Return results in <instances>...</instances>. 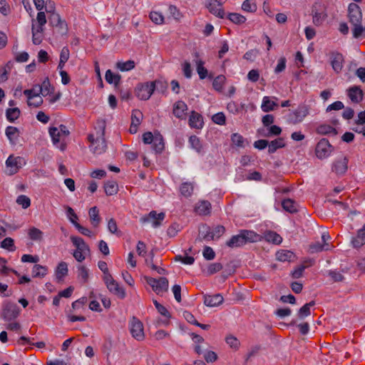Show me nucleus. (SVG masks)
<instances>
[{"label":"nucleus","mask_w":365,"mask_h":365,"mask_svg":"<svg viewBox=\"0 0 365 365\" xmlns=\"http://www.w3.org/2000/svg\"><path fill=\"white\" fill-rule=\"evenodd\" d=\"M231 140L232 142V143L239 147V148H244L245 147V145H244V141H245V139L244 138L242 137V135H241L239 133H233L232 135H231Z\"/></svg>","instance_id":"obj_54"},{"label":"nucleus","mask_w":365,"mask_h":365,"mask_svg":"<svg viewBox=\"0 0 365 365\" xmlns=\"http://www.w3.org/2000/svg\"><path fill=\"white\" fill-rule=\"evenodd\" d=\"M309 114V108L304 104L299 105L295 110L289 112L287 117V121L290 124H298L303 121Z\"/></svg>","instance_id":"obj_4"},{"label":"nucleus","mask_w":365,"mask_h":365,"mask_svg":"<svg viewBox=\"0 0 365 365\" xmlns=\"http://www.w3.org/2000/svg\"><path fill=\"white\" fill-rule=\"evenodd\" d=\"M329 276L331 278L333 282H342L344 279V277L339 272L336 270H330L329 271Z\"/></svg>","instance_id":"obj_60"},{"label":"nucleus","mask_w":365,"mask_h":365,"mask_svg":"<svg viewBox=\"0 0 365 365\" xmlns=\"http://www.w3.org/2000/svg\"><path fill=\"white\" fill-rule=\"evenodd\" d=\"M196 240H199L200 242H202L203 240H215V237H213V235L212 234V230L210 226H208L206 224H203L200 227L199 236Z\"/></svg>","instance_id":"obj_18"},{"label":"nucleus","mask_w":365,"mask_h":365,"mask_svg":"<svg viewBox=\"0 0 365 365\" xmlns=\"http://www.w3.org/2000/svg\"><path fill=\"white\" fill-rule=\"evenodd\" d=\"M49 25L55 28L57 33L61 35H65L68 32V26L66 21L62 20L60 15L56 12L48 16Z\"/></svg>","instance_id":"obj_8"},{"label":"nucleus","mask_w":365,"mask_h":365,"mask_svg":"<svg viewBox=\"0 0 365 365\" xmlns=\"http://www.w3.org/2000/svg\"><path fill=\"white\" fill-rule=\"evenodd\" d=\"M225 76L223 75L217 76L212 82L213 88L217 91H220L222 89L223 85L225 82Z\"/></svg>","instance_id":"obj_51"},{"label":"nucleus","mask_w":365,"mask_h":365,"mask_svg":"<svg viewBox=\"0 0 365 365\" xmlns=\"http://www.w3.org/2000/svg\"><path fill=\"white\" fill-rule=\"evenodd\" d=\"M78 276L83 279V283L86 282L88 279V270L85 266H79L78 267Z\"/></svg>","instance_id":"obj_59"},{"label":"nucleus","mask_w":365,"mask_h":365,"mask_svg":"<svg viewBox=\"0 0 365 365\" xmlns=\"http://www.w3.org/2000/svg\"><path fill=\"white\" fill-rule=\"evenodd\" d=\"M155 89V81L138 83L135 88L137 97L143 101L149 99Z\"/></svg>","instance_id":"obj_5"},{"label":"nucleus","mask_w":365,"mask_h":365,"mask_svg":"<svg viewBox=\"0 0 365 365\" xmlns=\"http://www.w3.org/2000/svg\"><path fill=\"white\" fill-rule=\"evenodd\" d=\"M103 279L110 292L121 299L125 297L126 294L124 288L119 285L112 275L103 276Z\"/></svg>","instance_id":"obj_7"},{"label":"nucleus","mask_w":365,"mask_h":365,"mask_svg":"<svg viewBox=\"0 0 365 365\" xmlns=\"http://www.w3.org/2000/svg\"><path fill=\"white\" fill-rule=\"evenodd\" d=\"M264 239L269 242H272L275 245H279L282 242V237L274 231H267L264 233Z\"/></svg>","instance_id":"obj_36"},{"label":"nucleus","mask_w":365,"mask_h":365,"mask_svg":"<svg viewBox=\"0 0 365 365\" xmlns=\"http://www.w3.org/2000/svg\"><path fill=\"white\" fill-rule=\"evenodd\" d=\"M348 19L349 23L356 24L361 23L362 13L359 6L355 3H351L348 6Z\"/></svg>","instance_id":"obj_12"},{"label":"nucleus","mask_w":365,"mask_h":365,"mask_svg":"<svg viewBox=\"0 0 365 365\" xmlns=\"http://www.w3.org/2000/svg\"><path fill=\"white\" fill-rule=\"evenodd\" d=\"M348 96L354 103H359L363 99V91L358 86H353L348 90Z\"/></svg>","instance_id":"obj_23"},{"label":"nucleus","mask_w":365,"mask_h":365,"mask_svg":"<svg viewBox=\"0 0 365 365\" xmlns=\"http://www.w3.org/2000/svg\"><path fill=\"white\" fill-rule=\"evenodd\" d=\"M5 133L10 143L14 144L19 136L18 128L14 126H8Z\"/></svg>","instance_id":"obj_33"},{"label":"nucleus","mask_w":365,"mask_h":365,"mask_svg":"<svg viewBox=\"0 0 365 365\" xmlns=\"http://www.w3.org/2000/svg\"><path fill=\"white\" fill-rule=\"evenodd\" d=\"M344 57L342 54L338 52H332L331 53V64L332 68L336 73L341 71L343 68Z\"/></svg>","instance_id":"obj_17"},{"label":"nucleus","mask_w":365,"mask_h":365,"mask_svg":"<svg viewBox=\"0 0 365 365\" xmlns=\"http://www.w3.org/2000/svg\"><path fill=\"white\" fill-rule=\"evenodd\" d=\"M145 280L157 294H160L168 290L169 282L166 277L156 279L151 277H145Z\"/></svg>","instance_id":"obj_6"},{"label":"nucleus","mask_w":365,"mask_h":365,"mask_svg":"<svg viewBox=\"0 0 365 365\" xmlns=\"http://www.w3.org/2000/svg\"><path fill=\"white\" fill-rule=\"evenodd\" d=\"M187 110V104L182 101H178L173 105V113L176 118L179 119H185Z\"/></svg>","instance_id":"obj_16"},{"label":"nucleus","mask_w":365,"mask_h":365,"mask_svg":"<svg viewBox=\"0 0 365 365\" xmlns=\"http://www.w3.org/2000/svg\"><path fill=\"white\" fill-rule=\"evenodd\" d=\"M135 63L133 60H128L125 62L118 61L116 63V68L121 71H128L135 68Z\"/></svg>","instance_id":"obj_42"},{"label":"nucleus","mask_w":365,"mask_h":365,"mask_svg":"<svg viewBox=\"0 0 365 365\" xmlns=\"http://www.w3.org/2000/svg\"><path fill=\"white\" fill-rule=\"evenodd\" d=\"M180 190L183 196L190 197L193 192V185L190 182H184L181 185Z\"/></svg>","instance_id":"obj_48"},{"label":"nucleus","mask_w":365,"mask_h":365,"mask_svg":"<svg viewBox=\"0 0 365 365\" xmlns=\"http://www.w3.org/2000/svg\"><path fill=\"white\" fill-rule=\"evenodd\" d=\"M205 7L213 15H215L220 19L225 18V11L222 8V6H217V3H216V0H205Z\"/></svg>","instance_id":"obj_15"},{"label":"nucleus","mask_w":365,"mask_h":365,"mask_svg":"<svg viewBox=\"0 0 365 365\" xmlns=\"http://www.w3.org/2000/svg\"><path fill=\"white\" fill-rule=\"evenodd\" d=\"M317 133L321 135H327L329 133H334V135H336V130L329 125L322 124L317 128Z\"/></svg>","instance_id":"obj_45"},{"label":"nucleus","mask_w":365,"mask_h":365,"mask_svg":"<svg viewBox=\"0 0 365 365\" xmlns=\"http://www.w3.org/2000/svg\"><path fill=\"white\" fill-rule=\"evenodd\" d=\"M28 235L30 240L41 242L43 240V233L39 229L32 227L28 230Z\"/></svg>","instance_id":"obj_35"},{"label":"nucleus","mask_w":365,"mask_h":365,"mask_svg":"<svg viewBox=\"0 0 365 365\" xmlns=\"http://www.w3.org/2000/svg\"><path fill=\"white\" fill-rule=\"evenodd\" d=\"M49 134L51 137L53 143L58 146L61 150H64L66 148V145L64 143H61L58 146V144L60 143V136L61 132L58 131V129L56 127H51L49 128Z\"/></svg>","instance_id":"obj_25"},{"label":"nucleus","mask_w":365,"mask_h":365,"mask_svg":"<svg viewBox=\"0 0 365 365\" xmlns=\"http://www.w3.org/2000/svg\"><path fill=\"white\" fill-rule=\"evenodd\" d=\"M189 143L192 148L195 149L198 153L202 152V146L200 140L196 135H191L189 138Z\"/></svg>","instance_id":"obj_44"},{"label":"nucleus","mask_w":365,"mask_h":365,"mask_svg":"<svg viewBox=\"0 0 365 365\" xmlns=\"http://www.w3.org/2000/svg\"><path fill=\"white\" fill-rule=\"evenodd\" d=\"M105 78L108 83H113L117 87L120 82L121 76L113 73L110 70H108L106 72Z\"/></svg>","instance_id":"obj_38"},{"label":"nucleus","mask_w":365,"mask_h":365,"mask_svg":"<svg viewBox=\"0 0 365 365\" xmlns=\"http://www.w3.org/2000/svg\"><path fill=\"white\" fill-rule=\"evenodd\" d=\"M143 113L140 110H133L131 115V123L140 125L143 119Z\"/></svg>","instance_id":"obj_57"},{"label":"nucleus","mask_w":365,"mask_h":365,"mask_svg":"<svg viewBox=\"0 0 365 365\" xmlns=\"http://www.w3.org/2000/svg\"><path fill=\"white\" fill-rule=\"evenodd\" d=\"M20 308L15 303L9 302L4 305L1 317L6 322H10L18 317Z\"/></svg>","instance_id":"obj_9"},{"label":"nucleus","mask_w":365,"mask_h":365,"mask_svg":"<svg viewBox=\"0 0 365 365\" xmlns=\"http://www.w3.org/2000/svg\"><path fill=\"white\" fill-rule=\"evenodd\" d=\"M203 124L202 116L200 113L192 110L189 118V125L193 128L201 129Z\"/></svg>","instance_id":"obj_20"},{"label":"nucleus","mask_w":365,"mask_h":365,"mask_svg":"<svg viewBox=\"0 0 365 365\" xmlns=\"http://www.w3.org/2000/svg\"><path fill=\"white\" fill-rule=\"evenodd\" d=\"M149 16L150 20L155 24H163L164 22V16L160 12L151 11Z\"/></svg>","instance_id":"obj_53"},{"label":"nucleus","mask_w":365,"mask_h":365,"mask_svg":"<svg viewBox=\"0 0 365 365\" xmlns=\"http://www.w3.org/2000/svg\"><path fill=\"white\" fill-rule=\"evenodd\" d=\"M106 126V120L98 119L95 127L97 134L96 138L94 137L93 134H90L88 136V140L91 143L90 149L95 154H101L106 151V143L104 137Z\"/></svg>","instance_id":"obj_1"},{"label":"nucleus","mask_w":365,"mask_h":365,"mask_svg":"<svg viewBox=\"0 0 365 365\" xmlns=\"http://www.w3.org/2000/svg\"><path fill=\"white\" fill-rule=\"evenodd\" d=\"M68 274V264L65 262H60L56 269V277L58 281L63 279Z\"/></svg>","instance_id":"obj_34"},{"label":"nucleus","mask_w":365,"mask_h":365,"mask_svg":"<svg viewBox=\"0 0 365 365\" xmlns=\"http://www.w3.org/2000/svg\"><path fill=\"white\" fill-rule=\"evenodd\" d=\"M66 213H67V216L69 218V220L71 221V222L73 225H75V223L78 222L77 220H78V215L75 213L73 209L69 206H67L66 207Z\"/></svg>","instance_id":"obj_61"},{"label":"nucleus","mask_w":365,"mask_h":365,"mask_svg":"<svg viewBox=\"0 0 365 365\" xmlns=\"http://www.w3.org/2000/svg\"><path fill=\"white\" fill-rule=\"evenodd\" d=\"M153 147L156 153H161L164 149V142L163 136L160 134L155 135L153 142Z\"/></svg>","instance_id":"obj_43"},{"label":"nucleus","mask_w":365,"mask_h":365,"mask_svg":"<svg viewBox=\"0 0 365 365\" xmlns=\"http://www.w3.org/2000/svg\"><path fill=\"white\" fill-rule=\"evenodd\" d=\"M130 331L133 338L142 341L145 338L143 324L135 317H133L130 322Z\"/></svg>","instance_id":"obj_11"},{"label":"nucleus","mask_w":365,"mask_h":365,"mask_svg":"<svg viewBox=\"0 0 365 365\" xmlns=\"http://www.w3.org/2000/svg\"><path fill=\"white\" fill-rule=\"evenodd\" d=\"M225 232V227L222 225H217L212 230V234L215 237V240H218Z\"/></svg>","instance_id":"obj_63"},{"label":"nucleus","mask_w":365,"mask_h":365,"mask_svg":"<svg viewBox=\"0 0 365 365\" xmlns=\"http://www.w3.org/2000/svg\"><path fill=\"white\" fill-rule=\"evenodd\" d=\"M48 269L41 264H35L32 269L34 277H43L47 274Z\"/></svg>","instance_id":"obj_41"},{"label":"nucleus","mask_w":365,"mask_h":365,"mask_svg":"<svg viewBox=\"0 0 365 365\" xmlns=\"http://www.w3.org/2000/svg\"><path fill=\"white\" fill-rule=\"evenodd\" d=\"M203 257L207 260H212L215 257V253L213 250L208 246H205L202 252Z\"/></svg>","instance_id":"obj_64"},{"label":"nucleus","mask_w":365,"mask_h":365,"mask_svg":"<svg viewBox=\"0 0 365 365\" xmlns=\"http://www.w3.org/2000/svg\"><path fill=\"white\" fill-rule=\"evenodd\" d=\"M352 26L353 36L355 38H358L361 36L365 31V28L362 26L361 23L352 24Z\"/></svg>","instance_id":"obj_52"},{"label":"nucleus","mask_w":365,"mask_h":365,"mask_svg":"<svg viewBox=\"0 0 365 365\" xmlns=\"http://www.w3.org/2000/svg\"><path fill=\"white\" fill-rule=\"evenodd\" d=\"M282 206L285 211L289 213H295L298 211L297 202L290 198L284 199L282 202Z\"/></svg>","instance_id":"obj_29"},{"label":"nucleus","mask_w":365,"mask_h":365,"mask_svg":"<svg viewBox=\"0 0 365 365\" xmlns=\"http://www.w3.org/2000/svg\"><path fill=\"white\" fill-rule=\"evenodd\" d=\"M351 243L356 248L361 247L365 244V224L361 229L359 230L357 235L352 239Z\"/></svg>","instance_id":"obj_26"},{"label":"nucleus","mask_w":365,"mask_h":365,"mask_svg":"<svg viewBox=\"0 0 365 365\" xmlns=\"http://www.w3.org/2000/svg\"><path fill=\"white\" fill-rule=\"evenodd\" d=\"M257 9L255 0H245L242 4V9L247 12H255Z\"/></svg>","instance_id":"obj_46"},{"label":"nucleus","mask_w":365,"mask_h":365,"mask_svg":"<svg viewBox=\"0 0 365 365\" xmlns=\"http://www.w3.org/2000/svg\"><path fill=\"white\" fill-rule=\"evenodd\" d=\"M316 155L319 159H323L328 157L331 153V145L329 140L326 138H322L317 144Z\"/></svg>","instance_id":"obj_14"},{"label":"nucleus","mask_w":365,"mask_h":365,"mask_svg":"<svg viewBox=\"0 0 365 365\" xmlns=\"http://www.w3.org/2000/svg\"><path fill=\"white\" fill-rule=\"evenodd\" d=\"M16 203L21 205L24 209H26L31 205V200L26 195H21L18 196Z\"/></svg>","instance_id":"obj_55"},{"label":"nucleus","mask_w":365,"mask_h":365,"mask_svg":"<svg viewBox=\"0 0 365 365\" xmlns=\"http://www.w3.org/2000/svg\"><path fill=\"white\" fill-rule=\"evenodd\" d=\"M348 160L346 158H343L340 160H337L334 162L332 166V171L336 173L337 175H342L347 170Z\"/></svg>","instance_id":"obj_21"},{"label":"nucleus","mask_w":365,"mask_h":365,"mask_svg":"<svg viewBox=\"0 0 365 365\" xmlns=\"http://www.w3.org/2000/svg\"><path fill=\"white\" fill-rule=\"evenodd\" d=\"M277 107H278L277 103L272 101L269 96H264L263 98L261 108L264 112L268 113L274 110Z\"/></svg>","instance_id":"obj_28"},{"label":"nucleus","mask_w":365,"mask_h":365,"mask_svg":"<svg viewBox=\"0 0 365 365\" xmlns=\"http://www.w3.org/2000/svg\"><path fill=\"white\" fill-rule=\"evenodd\" d=\"M212 120L215 123L220 125H225L226 123V117L222 112H219L213 115Z\"/></svg>","instance_id":"obj_58"},{"label":"nucleus","mask_w":365,"mask_h":365,"mask_svg":"<svg viewBox=\"0 0 365 365\" xmlns=\"http://www.w3.org/2000/svg\"><path fill=\"white\" fill-rule=\"evenodd\" d=\"M227 19L235 24H242L245 22L246 18L237 13H230L227 15Z\"/></svg>","instance_id":"obj_47"},{"label":"nucleus","mask_w":365,"mask_h":365,"mask_svg":"<svg viewBox=\"0 0 365 365\" xmlns=\"http://www.w3.org/2000/svg\"><path fill=\"white\" fill-rule=\"evenodd\" d=\"M104 190L107 195H113L118 192V186L115 181L108 180L104 184Z\"/></svg>","instance_id":"obj_37"},{"label":"nucleus","mask_w":365,"mask_h":365,"mask_svg":"<svg viewBox=\"0 0 365 365\" xmlns=\"http://www.w3.org/2000/svg\"><path fill=\"white\" fill-rule=\"evenodd\" d=\"M71 240L73 245L76 247V250L85 252L90 251L88 245L85 242L83 238L76 236H71Z\"/></svg>","instance_id":"obj_30"},{"label":"nucleus","mask_w":365,"mask_h":365,"mask_svg":"<svg viewBox=\"0 0 365 365\" xmlns=\"http://www.w3.org/2000/svg\"><path fill=\"white\" fill-rule=\"evenodd\" d=\"M329 250V244H322L319 242H316L311 244L309 247V252L311 254L322 252L323 250Z\"/></svg>","instance_id":"obj_39"},{"label":"nucleus","mask_w":365,"mask_h":365,"mask_svg":"<svg viewBox=\"0 0 365 365\" xmlns=\"http://www.w3.org/2000/svg\"><path fill=\"white\" fill-rule=\"evenodd\" d=\"M260 240V236L252 230H242L240 233L232 236L230 240L226 242V245L230 248L240 247L247 242H255Z\"/></svg>","instance_id":"obj_2"},{"label":"nucleus","mask_w":365,"mask_h":365,"mask_svg":"<svg viewBox=\"0 0 365 365\" xmlns=\"http://www.w3.org/2000/svg\"><path fill=\"white\" fill-rule=\"evenodd\" d=\"M6 263H7V260L4 257H0V266H1L0 274H1L7 275L10 272V271L12 270L11 268H9L6 266Z\"/></svg>","instance_id":"obj_62"},{"label":"nucleus","mask_w":365,"mask_h":365,"mask_svg":"<svg viewBox=\"0 0 365 365\" xmlns=\"http://www.w3.org/2000/svg\"><path fill=\"white\" fill-rule=\"evenodd\" d=\"M294 254L289 250H280L276 253V258L281 262H291L294 258Z\"/></svg>","instance_id":"obj_32"},{"label":"nucleus","mask_w":365,"mask_h":365,"mask_svg":"<svg viewBox=\"0 0 365 365\" xmlns=\"http://www.w3.org/2000/svg\"><path fill=\"white\" fill-rule=\"evenodd\" d=\"M88 215L91 225L97 227L101 223V219L99 216V210L96 206L92 207L88 211Z\"/></svg>","instance_id":"obj_27"},{"label":"nucleus","mask_w":365,"mask_h":365,"mask_svg":"<svg viewBox=\"0 0 365 365\" xmlns=\"http://www.w3.org/2000/svg\"><path fill=\"white\" fill-rule=\"evenodd\" d=\"M312 12L313 15V23L316 26L322 25L327 17L325 6L319 3H315L312 6Z\"/></svg>","instance_id":"obj_10"},{"label":"nucleus","mask_w":365,"mask_h":365,"mask_svg":"<svg viewBox=\"0 0 365 365\" xmlns=\"http://www.w3.org/2000/svg\"><path fill=\"white\" fill-rule=\"evenodd\" d=\"M51 88L52 91H53V88H51V83H50V81L48 80V78H46L42 82V84L40 86V91H40V93H41L42 96H46L48 94H49L50 93H51Z\"/></svg>","instance_id":"obj_50"},{"label":"nucleus","mask_w":365,"mask_h":365,"mask_svg":"<svg viewBox=\"0 0 365 365\" xmlns=\"http://www.w3.org/2000/svg\"><path fill=\"white\" fill-rule=\"evenodd\" d=\"M197 72L200 79H205L207 76V70L204 67V61L197 60L196 61Z\"/></svg>","instance_id":"obj_49"},{"label":"nucleus","mask_w":365,"mask_h":365,"mask_svg":"<svg viewBox=\"0 0 365 365\" xmlns=\"http://www.w3.org/2000/svg\"><path fill=\"white\" fill-rule=\"evenodd\" d=\"M224 301L223 297L220 294L213 295L206 294L204 296V304L207 307H217L220 305Z\"/></svg>","instance_id":"obj_19"},{"label":"nucleus","mask_w":365,"mask_h":365,"mask_svg":"<svg viewBox=\"0 0 365 365\" xmlns=\"http://www.w3.org/2000/svg\"><path fill=\"white\" fill-rule=\"evenodd\" d=\"M165 216L164 212L157 213L156 211L153 210L148 215L141 217L140 220L142 223L151 222L154 227H158L161 225Z\"/></svg>","instance_id":"obj_13"},{"label":"nucleus","mask_w":365,"mask_h":365,"mask_svg":"<svg viewBox=\"0 0 365 365\" xmlns=\"http://www.w3.org/2000/svg\"><path fill=\"white\" fill-rule=\"evenodd\" d=\"M5 173L7 175H14L17 173L19 170L26 165V160L20 156H14L10 155L6 160Z\"/></svg>","instance_id":"obj_3"},{"label":"nucleus","mask_w":365,"mask_h":365,"mask_svg":"<svg viewBox=\"0 0 365 365\" xmlns=\"http://www.w3.org/2000/svg\"><path fill=\"white\" fill-rule=\"evenodd\" d=\"M1 247L9 251H14L15 246L14 240L11 237H6L3 241H1Z\"/></svg>","instance_id":"obj_56"},{"label":"nucleus","mask_w":365,"mask_h":365,"mask_svg":"<svg viewBox=\"0 0 365 365\" xmlns=\"http://www.w3.org/2000/svg\"><path fill=\"white\" fill-rule=\"evenodd\" d=\"M34 19L32 20V41L35 45H38L42 42L43 36V28L36 27L34 24Z\"/></svg>","instance_id":"obj_22"},{"label":"nucleus","mask_w":365,"mask_h":365,"mask_svg":"<svg viewBox=\"0 0 365 365\" xmlns=\"http://www.w3.org/2000/svg\"><path fill=\"white\" fill-rule=\"evenodd\" d=\"M195 210L200 215H207L211 212V203L207 200H201L196 205Z\"/></svg>","instance_id":"obj_24"},{"label":"nucleus","mask_w":365,"mask_h":365,"mask_svg":"<svg viewBox=\"0 0 365 365\" xmlns=\"http://www.w3.org/2000/svg\"><path fill=\"white\" fill-rule=\"evenodd\" d=\"M285 146L284 140L282 138H278L270 143L268 142V153L272 154L277 151V149L284 148Z\"/></svg>","instance_id":"obj_31"},{"label":"nucleus","mask_w":365,"mask_h":365,"mask_svg":"<svg viewBox=\"0 0 365 365\" xmlns=\"http://www.w3.org/2000/svg\"><path fill=\"white\" fill-rule=\"evenodd\" d=\"M20 114L21 111L18 108H8L6 110V118L11 123H13L17 120L19 118Z\"/></svg>","instance_id":"obj_40"}]
</instances>
